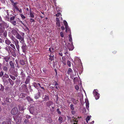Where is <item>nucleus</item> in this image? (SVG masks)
Returning a JSON list of instances; mask_svg holds the SVG:
<instances>
[{"label":"nucleus","mask_w":124,"mask_h":124,"mask_svg":"<svg viewBox=\"0 0 124 124\" xmlns=\"http://www.w3.org/2000/svg\"><path fill=\"white\" fill-rule=\"evenodd\" d=\"M5 28L3 27L0 28V36L3 38H6L7 35V32L4 31Z\"/></svg>","instance_id":"1"},{"label":"nucleus","mask_w":124,"mask_h":124,"mask_svg":"<svg viewBox=\"0 0 124 124\" xmlns=\"http://www.w3.org/2000/svg\"><path fill=\"white\" fill-rule=\"evenodd\" d=\"M21 34V35L18 33L15 37L16 38L19 39L20 42L21 43L24 41L23 37L24 33L22 32Z\"/></svg>","instance_id":"2"},{"label":"nucleus","mask_w":124,"mask_h":124,"mask_svg":"<svg viewBox=\"0 0 124 124\" xmlns=\"http://www.w3.org/2000/svg\"><path fill=\"white\" fill-rule=\"evenodd\" d=\"M21 43L22 45L21 48L23 52L25 53H26L27 51L28 47L27 46H26L25 41Z\"/></svg>","instance_id":"3"},{"label":"nucleus","mask_w":124,"mask_h":124,"mask_svg":"<svg viewBox=\"0 0 124 124\" xmlns=\"http://www.w3.org/2000/svg\"><path fill=\"white\" fill-rule=\"evenodd\" d=\"M12 40L15 43V45L18 51H19L20 47L19 44V41L17 39L15 38H13L12 39Z\"/></svg>","instance_id":"4"},{"label":"nucleus","mask_w":124,"mask_h":124,"mask_svg":"<svg viewBox=\"0 0 124 124\" xmlns=\"http://www.w3.org/2000/svg\"><path fill=\"white\" fill-rule=\"evenodd\" d=\"M37 107L36 106H33L31 107L30 108L29 111L31 114L37 112Z\"/></svg>","instance_id":"5"},{"label":"nucleus","mask_w":124,"mask_h":124,"mask_svg":"<svg viewBox=\"0 0 124 124\" xmlns=\"http://www.w3.org/2000/svg\"><path fill=\"white\" fill-rule=\"evenodd\" d=\"M19 111L18 108L17 107H15L12 108L11 111V114L15 115L18 113Z\"/></svg>","instance_id":"6"},{"label":"nucleus","mask_w":124,"mask_h":124,"mask_svg":"<svg viewBox=\"0 0 124 124\" xmlns=\"http://www.w3.org/2000/svg\"><path fill=\"white\" fill-rule=\"evenodd\" d=\"M21 87L22 88L23 90L26 93H28L29 92L27 88V86L25 84H23L21 86Z\"/></svg>","instance_id":"7"},{"label":"nucleus","mask_w":124,"mask_h":124,"mask_svg":"<svg viewBox=\"0 0 124 124\" xmlns=\"http://www.w3.org/2000/svg\"><path fill=\"white\" fill-rule=\"evenodd\" d=\"M46 104L47 107L50 108V107L51 106H52L53 105V103L52 101H49L47 102L46 103ZM52 108L53 109H54V107L52 106Z\"/></svg>","instance_id":"8"},{"label":"nucleus","mask_w":124,"mask_h":124,"mask_svg":"<svg viewBox=\"0 0 124 124\" xmlns=\"http://www.w3.org/2000/svg\"><path fill=\"white\" fill-rule=\"evenodd\" d=\"M93 94L96 100H97L99 99L100 97L99 94L95 90H94L93 91Z\"/></svg>","instance_id":"9"},{"label":"nucleus","mask_w":124,"mask_h":124,"mask_svg":"<svg viewBox=\"0 0 124 124\" xmlns=\"http://www.w3.org/2000/svg\"><path fill=\"white\" fill-rule=\"evenodd\" d=\"M9 76L8 75L5 74L2 77V79L3 80V81L4 82L8 83V81L6 80V78H9Z\"/></svg>","instance_id":"10"},{"label":"nucleus","mask_w":124,"mask_h":124,"mask_svg":"<svg viewBox=\"0 0 124 124\" xmlns=\"http://www.w3.org/2000/svg\"><path fill=\"white\" fill-rule=\"evenodd\" d=\"M9 64L10 66L11 67L14 69L15 68V66H16V64H15L14 61H11L9 62Z\"/></svg>","instance_id":"11"},{"label":"nucleus","mask_w":124,"mask_h":124,"mask_svg":"<svg viewBox=\"0 0 124 124\" xmlns=\"http://www.w3.org/2000/svg\"><path fill=\"white\" fill-rule=\"evenodd\" d=\"M49 59L52 61L54 60V55L53 53H51L49 55Z\"/></svg>","instance_id":"12"},{"label":"nucleus","mask_w":124,"mask_h":124,"mask_svg":"<svg viewBox=\"0 0 124 124\" xmlns=\"http://www.w3.org/2000/svg\"><path fill=\"white\" fill-rule=\"evenodd\" d=\"M12 33L14 36H16L18 33L17 31L14 29H12L11 31Z\"/></svg>","instance_id":"13"},{"label":"nucleus","mask_w":124,"mask_h":124,"mask_svg":"<svg viewBox=\"0 0 124 124\" xmlns=\"http://www.w3.org/2000/svg\"><path fill=\"white\" fill-rule=\"evenodd\" d=\"M5 101L6 102L11 103L12 102V101L9 97H7L5 99Z\"/></svg>","instance_id":"14"},{"label":"nucleus","mask_w":124,"mask_h":124,"mask_svg":"<svg viewBox=\"0 0 124 124\" xmlns=\"http://www.w3.org/2000/svg\"><path fill=\"white\" fill-rule=\"evenodd\" d=\"M50 98L49 95L48 94H45L44 98V100L45 101H47L49 100Z\"/></svg>","instance_id":"15"},{"label":"nucleus","mask_w":124,"mask_h":124,"mask_svg":"<svg viewBox=\"0 0 124 124\" xmlns=\"http://www.w3.org/2000/svg\"><path fill=\"white\" fill-rule=\"evenodd\" d=\"M8 65V63H6L5 65V66H4L3 67V69L4 71L7 72L8 70V68L6 67Z\"/></svg>","instance_id":"16"},{"label":"nucleus","mask_w":124,"mask_h":124,"mask_svg":"<svg viewBox=\"0 0 124 124\" xmlns=\"http://www.w3.org/2000/svg\"><path fill=\"white\" fill-rule=\"evenodd\" d=\"M17 2H16L14 3V4H13L12 5L14 7V9H15L16 10H18V8H19L17 6Z\"/></svg>","instance_id":"17"},{"label":"nucleus","mask_w":124,"mask_h":124,"mask_svg":"<svg viewBox=\"0 0 124 124\" xmlns=\"http://www.w3.org/2000/svg\"><path fill=\"white\" fill-rule=\"evenodd\" d=\"M26 95V93H22L20 94L19 95V97L20 98L23 99L25 97Z\"/></svg>","instance_id":"18"},{"label":"nucleus","mask_w":124,"mask_h":124,"mask_svg":"<svg viewBox=\"0 0 124 124\" xmlns=\"http://www.w3.org/2000/svg\"><path fill=\"white\" fill-rule=\"evenodd\" d=\"M30 77L28 76L27 78L26 79L25 81V85H27L28 83H29L30 81Z\"/></svg>","instance_id":"19"},{"label":"nucleus","mask_w":124,"mask_h":124,"mask_svg":"<svg viewBox=\"0 0 124 124\" xmlns=\"http://www.w3.org/2000/svg\"><path fill=\"white\" fill-rule=\"evenodd\" d=\"M40 95V93L39 92L38 93L35 94L34 95V98L36 99H38L39 98Z\"/></svg>","instance_id":"20"},{"label":"nucleus","mask_w":124,"mask_h":124,"mask_svg":"<svg viewBox=\"0 0 124 124\" xmlns=\"http://www.w3.org/2000/svg\"><path fill=\"white\" fill-rule=\"evenodd\" d=\"M10 57L9 56H5L4 57L3 59L6 62H8L9 60L10 59Z\"/></svg>","instance_id":"21"},{"label":"nucleus","mask_w":124,"mask_h":124,"mask_svg":"<svg viewBox=\"0 0 124 124\" xmlns=\"http://www.w3.org/2000/svg\"><path fill=\"white\" fill-rule=\"evenodd\" d=\"M33 84L34 86L36 88L38 89V85L39 86H40V83H37L35 82H34Z\"/></svg>","instance_id":"22"},{"label":"nucleus","mask_w":124,"mask_h":124,"mask_svg":"<svg viewBox=\"0 0 124 124\" xmlns=\"http://www.w3.org/2000/svg\"><path fill=\"white\" fill-rule=\"evenodd\" d=\"M13 118L14 120H15L16 122H17L18 121V120L19 119V117H18L17 115L13 116Z\"/></svg>","instance_id":"23"},{"label":"nucleus","mask_w":124,"mask_h":124,"mask_svg":"<svg viewBox=\"0 0 124 124\" xmlns=\"http://www.w3.org/2000/svg\"><path fill=\"white\" fill-rule=\"evenodd\" d=\"M2 124H11L10 120L3 121L2 123Z\"/></svg>","instance_id":"24"},{"label":"nucleus","mask_w":124,"mask_h":124,"mask_svg":"<svg viewBox=\"0 0 124 124\" xmlns=\"http://www.w3.org/2000/svg\"><path fill=\"white\" fill-rule=\"evenodd\" d=\"M5 42L6 44L8 45H9L11 43V41L8 39H7L5 40Z\"/></svg>","instance_id":"25"},{"label":"nucleus","mask_w":124,"mask_h":124,"mask_svg":"<svg viewBox=\"0 0 124 124\" xmlns=\"http://www.w3.org/2000/svg\"><path fill=\"white\" fill-rule=\"evenodd\" d=\"M58 120L60 123H61L62 122L63 118L61 116H60L59 117Z\"/></svg>","instance_id":"26"},{"label":"nucleus","mask_w":124,"mask_h":124,"mask_svg":"<svg viewBox=\"0 0 124 124\" xmlns=\"http://www.w3.org/2000/svg\"><path fill=\"white\" fill-rule=\"evenodd\" d=\"M8 80L11 85H13L14 84L13 82L10 78H8Z\"/></svg>","instance_id":"27"},{"label":"nucleus","mask_w":124,"mask_h":124,"mask_svg":"<svg viewBox=\"0 0 124 124\" xmlns=\"http://www.w3.org/2000/svg\"><path fill=\"white\" fill-rule=\"evenodd\" d=\"M54 49L53 48H49V50L50 52L51 53H53V52L54 51Z\"/></svg>","instance_id":"28"},{"label":"nucleus","mask_w":124,"mask_h":124,"mask_svg":"<svg viewBox=\"0 0 124 124\" xmlns=\"http://www.w3.org/2000/svg\"><path fill=\"white\" fill-rule=\"evenodd\" d=\"M85 102L86 107L87 108L89 107V103L88 102V100L85 101Z\"/></svg>","instance_id":"29"},{"label":"nucleus","mask_w":124,"mask_h":124,"mask_svg":"<svg viewBox=\"0 0 124 124\" xmlns=\"http://www.w3.org/2000/svg\"><path fill=\"white\" fill-rule=\"evenodd\" d=\"M77 119H76L75 118H74V119L73 120V121L74 122L73 124H77V123L78 121Z\"/></svg>","instance_id":"30"},{"label":"nucleus","mask_w":124,"mask_h":124,"mask_svg":"<svg viewBox=\"0 0 124 124\" xmlns=\"http://www.w3.org/2000/svg\"><path fill=\"white\" fill-rule=\"evenodd\" d=\"M65 29H66V32H67L68 31H70V29L69 28L68 25L65 26Z\"/></svg>","instance_id":"31"},{"label":"nucleus","mask_w":124,"mask_h":124,"mask_svg":"<svg viewBox=\"0 0 124 124\" xmlns=\"http://www.w3.org/2000/svg\"><path fill=\"white\" fill-rule=\"evenodd\" d=\"M10 22L14 26H15L16 24V21L13 20L10 21Z\"/></svg>","instance_id":"32"},{"label":"nucleus","mask_w":124,"mask_h":124,"mask_svg":"<svg viewBox=\"0 0 124 124\" xmlns=\"http://www.w3.org/2000/svg\"><path fill=\"white\" fill-rule=\"evenodd\" d=\"M25 62L23 60H21L20 61V63L21 65H23L25 64Z\"/></svg>","instance_id":"33"},{"label":"nucleus","mask_w":124,"mask_h":124,"mask_svg":"<svg viewBox=\"0 0 124 124\" xmlns=\"http://www.w3.org/2000/svg\"><path fill=\"white\" fill-rule=\"evenodd\" d=\"M9 76L10 78L12 79L15 80L16 79V78L15 77L12 75H10Z\"/></svg>","instance_id":"34"},{"label":"nucleus","mask_w":124,"mask_h":124,"mask_svg":"<svg viewBox=\"0 0 124 124\" xmlns=\"http://www.w3.org/2000/svg\"><path fill=\"white\" fill-rule=\"evenodd\" d=\"M59 10V9H58V10H57V14H56L55 15V16H56V17H58L60 15H61V13L59 12H58V11Z\"/></svg>","instance_id":"35"},{"label":"nucleus","mask_w":124,"mask_h":124,"mask_svg":"<svg viewBox=\"0 0 124 124\" xmlns=\"http://www.w3.org/2000/svg\"><path fill=\"white\" fill-rule=\"evenodd\" d=\"M60 22H56V27L57 26L58 27H59L60 26Z\"/></svg>","instance_id":"36"},{"label":"nucleus","mask_w":124,"mask_h":124,"mask_svg":"<svg viewBox=\"0 0 124 124\" xmlns=\"http://www.w3.org/2000/svg\"><path fill=\"white\" fill-rule=\"evenodd\" d=\"M25 27V30L28 32H29V28L26 26V25H25V26H24Z\"/></svg>","instance_id":"37"},{"label":"nucleus","mask_w":124,"mask_h":124,"mask_svg":"<svg viewBox=\"0 0 124 124\" xmlns=\"http://www.w3.org/2000/svg\"><path fill=\"white\" fill-rule=\"evenodd\" d=\"M70 108L72 110H74V105L72 104H71L70 105Z\"/></svg>","instance_id":"38"},{"label":"nucleus","mask_w":124,"mask_h":124,"mask_svg":"<svg viewBox=\"0 0 124 124\" xmlns=\"http://www.w3.org/2000/svg\"><path fill=\"white\" fill-rule=\"evenodd\" d=\"M27 99L29 101H33L32 99H31L29 97H27Z\"/></svg>","instance_id":"39"},{"label":"nucleus","mask_w":124,"mask_h":124,"mask_svg":"<svg viewBox=\"0 0 124 124\" xmlns=\"http://www.w3.org/2000/svg\"><path fill=\"white\" fill-rule=\"evenodd\" d=\"M72 70L71 68H69L68 69V73H70L72 72Z\"/></svg>","instance_id":"40"},{"label":"nucleus","mask_w":124,"mask_h":124,"mask_svg":"<svg viewBox=\"0 0 124 124\" xmlns=\"http://www.w3.org/2000/svg\"><path fill=\"white\" fill-rule=\"evenodd\" d=\"M15 19V16H13L12 17H11L10 18V21H13Z\"/></svg>","instance_id":"41"},{"label":"nucleus","mask_w":124,"mask_h":124,"mask_svg":"<svg viewBox=\"0 0 124 124\" xmlns=\"http://www.w3.org/2000/svg\"><path fill=\"white\" fill-rule=\"evenodd\" d=\"M67 64L69 67H70L71 66V62L70 61H68L67 62Z\"/></svg>","instance_id":"42"},{"label":"nucleus","mask_w":124,"mask_h":124,"mask_svg":"<svg viewBox=\"0 0 124 124\" xmlns=\"http://www.w3.org/2000/svg\"><path fill=\"white\" fill-rule=\"evenodd\" d=\"M4 75V72L2 71H1L0 72V77H2Z\"/></svg>","instance_id":"43"},{"label":"nucleus","mask_w":124,"mask_h":124,"mask_svg":"<svg viewBox=\"0 0 124 124\" xmlns=\"http://www.w3.org/2000/svg\"><path fill=\"white\" fill-rule=\"evenodd\" d=\"M69 40L70 42H71L72 41V36L71 34H70L69 35Z\"/></svg>","instance_id":"44"},{"label":"nucleus","mask_w":124,"mask_h":124,"mask_svg":"<svg viewBox=\"0 0 124 124\" xmlns=\"http://www.w3.org/2000/svg\"><path fill=\"white\" fill-rule=\"evenodd\" d=\"M31 11H30V16L32 18H33L34 17V16L33 15V14L31 12Z\"/></svg>","instance_id":"45"},{"label":"nucleus","mask_w":124,"mask_h":124,"mask_svg":"<svg viewBox=\"0 0 124 124\" xmlns=\"http://www.w3.org/2000/svg\"><path fill=\"white\" fill-rule=\"evenodd\" d=\"M63 23L64 25L65 26V27L68 25V23L65 20L63 21Z\"/></svg>","instance_id":"46"},{"label":"nucleus","mask_w":124,"mask_h":124,"mask_svg":"<svg viewBox=\"0 0 124 124\" xmlns=\"http://www.w3.org/2000/svg\"><path fill=\"white\" fill-rule=\"evenodd\" d=\"M10 46L12 47L14 49H16V48L15 46L13 44H10Z\"/></svg>","instance_id":"47"},{"label":"nucleus","mask_w":124,"mask_h":124,"mask_svg":"<svg viewBox=\"0 0 124 124\" xmlns=\"http://www.w3.org/2000/svg\"><path fill=\"white\" fill-rule=\"evenodd\" d=\"M20 16L23 19H24L26 17L23 14H21Z\"/></svg>","instance_id":"48"},{"label":"nucleus","mask_w":124,"mask_h":124,"mask_svg":"<svg viewBox=\"0 0 124 124\" xmlns=\"http://www.w3.org/2000/svg\"><path fill=\"white\" fill-rule=\"evenodd\" d=\"M57 111L58 113L59 114H61V112L60 111L59 109V108H57Z\"/></svg>","instance_id":"49"},{"label":"nucleus","mask_w":124,"mask_h":124,"mask_svg":"<svg viewBox=\"0 0 124 124\" xmlns=\"http://www.w3.org/2000/svg\"><path fill=\"white\" fill-rule=\"evenodd\" d=\"M55 21L56 22H60V21L59 20V18L58 17H56L55 19Z\"/></svg>","instance_id":"50"},{"label":"nucleus","mask_w":124,"mask_h":124,"mask_svg":"<svg viewBox=\"0 0 124 124\" xmlns=\"http://www.w3.org/2000/svg\"><path fill=\"white\" fill-rule=\"evenodd\" d=\"M28 120L27 119H25L24 120V124H26V123L28 122Z\"/></svg>","instance_id":"51"},{"label":"nucleus","mask_w":124,"mask_h":124,"mask_svg":"<svg viewBox=\"0 0 124 124\" xmlns=\"http://www.w3.org/2000/svg\"><path fill=\"white\" fill-rule=\"evenodd\" d=\"M54 85L55 86L58 85V84L56 81H54Z\"/></svg>","instance_id":"52"},{"label":"nucleus","mask_w":124,"mask_h":124,"mask_svg":"<svg viewBox=\"0 0 124 124\" xmlns=\"http://www.w3.org/2000/svg\"><path fill=\"white\" fill-rule=\"evenodd\" d=\"M29 88L30 89V92H32L33 91V89L31 88V86L30 85L29 86Z\"/></svg>","instance_id":"53"},{"label":"nucleus","mask_w":124,"mask_h":124,"mask_svg":"<svg viewBox=\"0 0 124 124\" xmlns=\"http://www.w3.org/2000/svg\"><path fill=\"white\" fill-rule=\"evenodd\" d=\"M30 21L31 23L34 22H35L34 20L32 18H30Z\"/></svg>","instance_id":"54"},{"label":"nucleus","mask_w":124,"mask_h":124,"mask_svg":"<svg viewBox=\"0 0 124 124\" xmlns=\"http://www.w3.org/2000/svg\"><path fill=\"white\" fill-rule=\"evenodd\" d=\"M75 88L77 90H78L79 89V87L78 85H76L75 86Z\"/></svg>","instance_id":"55"},{"label":"nucleus","mask_w":124,"mask_h":124,"mask_svg":"<svg viewBox=\"0 0 124 124\" xmlns=\"http://www.w3.org/2000/svg\"><path fill=\"white\" fill-rule=\"evenodd\" d=\"M60 34L61 36L62 37H64L63 33L61 31L60 32Z\"/></svg>","instance_id":"56"},{"label":"nucleus","mask_w":124,"mask_h":124,"mask_svg":"<svg viewBox=\"0 0 124 124\" xmlns=\"http://www.w3.org/2000/svg\"><path fill=\"white\" fill-rule=\"evenodd\" d=\"M90 118L89 116H87L86 118V121H89L90 120Z\"/></svg>","instance_id":"57"},{"label":"nucleus","mask_w":124,"mask_h":124,"mask_svg":"<svg viewBox=\"0 0 124 124\" xmlns=\"http://www.w3.org/2000/svg\"><path fill=\"white\" fill-rule=\"evenodd\" d=\"M53 67L54 68L55 67V63L54 62H53Z\"/></svg>","instance_id":"58"},{"label":"nucleus","mask_w":124,"mask_h":124,"mask_svg":"<svg viewBox=\"0 0 124 124\" xmlns=\"http://www.w3.org/2000/svg\"><path fill=\"white\" fill-rule=\"evenodd\" d=\"M71 113L73 115H74L75 114L76 112L75 111L72 110L71 111Z\"/></svg>","instance_id":"59"},{"label":"nucleus","mask_w":124,"mask_h":124,"mask_svg":"<svg viewBox=\"0 0 124 124\" xmlns=\"http://www.w3.org/2000/svg\"><path fill=\"white\" fill-rule=\"evenodd\" d=\"M17 10L19 11L20 13H21L22 12V10L21 8L19 9V8H18V10Z\"/></svg>","instance_id":"60"},{"label":"nucleus","mask_w":124,"mask_h":124,"mask_svg":"<svg viewBox=\"0 0 124 124\" xmlns=\"http://www.w3.org/2000/svg\"><path fill=\"white\" fill-rule=\"evenodd\" d=\"M22 71L21 72V74L22 75V76H25V74H24V73H23V70H22Z\"/></svg>","instance_id":"61"},{"label":"nucleus","mask_w":124,"mask_h":124,"mask_svg":"<svg viewBox=\"0 0 124 124\" xmlns=\"http://www.w3.org/2000/svg\"><path fill=\"white\" fill-rule=\"evenodd\" d=\"M42 89L44 90H45L44 87L43 86H42L40 84V86H39Z\"/></svg>","instance_id":"62"},{"label":"nucleus","mask_w":124,"mask_h":124,"mask_svg":"<svg viewBox=\"0 0 124 124\" xmlns=\"http://www.w3.org/2000/svg\"><path fill=\"white\" fill-rule=\"evenodd\" d=\"M1 104H2L3 106L5 105L6 104V102H5V101H4V102H2Z\"/></svg>","instance_id":"63"},{"label":"nucleus","mask_w":124,"mask_h":124,"mask_svg":"<svg viewBox=\"0 0 124 124\" xmlns=\"http://www.w3.org/2000/svg\"><path fill=\"white\" fill-rule=\"evenodd\" d=\"M26 118H31V116L29 115H27L26 116Z\"/></svg>","instance_id":"64"}]
</instances>
